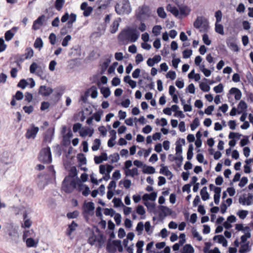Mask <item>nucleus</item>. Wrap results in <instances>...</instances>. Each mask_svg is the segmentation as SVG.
<instances>
[{
    "instance_id": "f257e3e1",
    "label": "nucleus",
    "mask_w": 253,
    "mask_h": 253,
    "mask_svg": "<svg viewBox=\"0 0 253 253\" xmlns=\"http://www.w3.org/2000/svg\"><path fill=\"white\" fill-rule=\"evenodd\" d=\"M139 33L134 29L128 28L123 30L118 35V40L122 42L130 41L134 42L139 37Z\"/></svg>"
},
{
    "instance_id": "f03ea898",
    "label": "nucleus",
    "mask_w": 253,
    "mask_h": 253,
    "mask_svg": "<svg viewBox=\"0 0 253 253\" xmlns=\"http://www.w3.org/2000/svg\"><path fill=\"white\" fill-rule=\"evenodd\" d=\"M77 185L79 187L83 186L81 182L79 180H72L70 181L69 177H66L62 183V189L67 193H70L76 188Z\"/></svg>"
},
{
    "instance_id": "7ed1b4c3",
    "label": "nucleus",
    "mask_w": 253,
    "mask_h": 253,
    "mask_svg": "<svg viewBox=\"0 0 253 253\" xmlns=\"http://www.w3.org/2000/svg\"><path fill=\"white\" fill-rule=\"evenodd\" d=\"M115 11L119 15L128 14L131 11V8L128 0H122L115 6Z\"/></svg>"
},
{
    "instance_id": "20e7f679",
    "label": "nucleus",
    "mask_w": 253,
    "mask_h": 253,
    "mask_svg": "<svg viewBox=\"0 0 253 253\" xmlns=\"http://www.w3.org/2000/svg\"><path fill=\"white\" fill-rule=\"evenodd\" d=\"M194 27L200 29V32H206L209 29V22L203 16H198L193 23Z\"/></svg>"
},
{
    "instance_id": "39448f33",
    "label": "nucleus",
    "mask_w": 253,
    "mask_h": 253,
    "mask_svg": "<svg viewBox=\"0 0 253 253\" xmlns=\"http://www.w3.org/2000/svg\"><path fill=\"white\" fill-rule=\"evenodd\" d=\"M40 161L44 163H50L52 161L51 153L49 147L42 148L40 152L39 156Z\"/></svg>"
},
{
    "instance_id": "423d86ee",
    "label": "nucleus",
    "mask_w": 253,
    "mask_h": 253,
    "mask_svg": "<svg viewBox=\"0 0 253 253\" xmlns=\"http://www.w3.org/2000/svg\"><path fill=\"white\" fill-rule=\"evenodd\" d=\"M39 130V128L32 125L30 128L27 129L25 136L27 139H35Z\"/></svg>"
},
{
    "instance_id": "0eeeda50",
    "label": "nucleus",
    "mask_w": 253,
    "mask_h": 253,
    "mask_svg": "<svg viewBox=\"0 0 253 253\" xmlns=\"http://www.w3.org/2000/svg\"><path fill=\"white\" fill-rule=\"evenodd\" d=\"M149 8L146 5L139 7L137 11L136 16L137 19H141L143 16L148 14Z\"/></svg>"
},
{
    "instance_id": "6e6552de",
    "label": "nucleus",
    "mask_w": 253,
    "mask_h": 253,
    "mask_svg": "<svg viewBox=\"0 0 253 253\" xmlns=\"http://www.w3.org/2000/svg\"><path fill=\"white\" fill-rule=\"evenodd\" d=\"M53 92L51 87H47L45 85H41L39 89V93L42 96H48Z\"/></svg>"
},
{
    "instance_id": "1a4fd4ad",
    "label": "nucleus",
    "mask_w": 253,
    "mask_h": 253,
    "mask_svg": "<svg viewBox=\"0 0 253 253\" xmlns=\"http://www.w3.org/2000/svg\"><path fill=\"white\" fill-rule=\"evenodd\" d=\"M45 16L44 15L39 16L38 19L34 22L33 29L35 30L39 29L40 27L43 25V22Z\"/></svg>"
},
{
    "instance_id": "9d476101",
    "label": "nucleus",
    "mask_w": 253,
    "mask_h": 253,
    "mask_svg": "<svg viewBox=\"0 0 253 253\" xmlns=\"http://www.w3.org/2000/svg\"><path fill=\"white\" fill-rule=\"evenodd\" d=\"M251 229L249 226L245 227V234L241 237V244L247 243L248 238L251 237Z\"/></svg>"
},
{
    "instance_id": "9b49d317",
    "label": "nucleus",
    "mask_w": 253,
    "mask_h": 253,
    "mask_svg": "<svg viewBox=\"0 0 253 253\" xmlns=\"http://www.w3.org/2000/svg\"><path fill=\"white\" fill-rule=\"evenodd\" d=\"M30 212L28 211L27 210H25V211L23 213V219L24 220V223L22 225V227L24 228H29L32 224V221L30 219L27 218L28 214Z\"/></svg>"
},
{
    "instance_id": "f8f14e48",
    "label": "nucleus",
    "mask_w": 253,
    "mask_h": 253,
    "mask_svg": "<svg viewBox=\"0 0 253 253\" xmlns=\"http://www.w3.org/2000/svg\"><path fill=\"white\" fill-rule=\"evenodd\" d=\"M251 250V246L250 245V242L241 244L240 248L239 250L240 253H247Z\"/></svg>"
},
{
    "instance_id": "ddd939ff",
    "label": "nucleus",
    "mask_w": 253,
    "mask_h": 253,
    "mask_svg": "<svg viewBox=\"0 0 253 253\" xmlns=\"http://www.w3.org/2000/svg\"><path fill=\"white\" fill-rule=\"evenodd\" d=\"M230 94H235V99L236 100H239L242 97V92L240 89L236 87H232L229 90Z\"/></svg>"
},
{
    "instance_id": "4468645a",
    "label": "nucleus",
    "mask_w": 253,
    "mask_h": 253,
    "mask_svg": "<svg viewBox=\"0 0 253 253\" xmlns=\"http://www.w3.org/2000/svg\"><path fill=\"white\" fill-rule=\"evenodd\" d=\"M84 212L88 213L90 211H92L94 210V205L92 202H89L85 203L84 206Z\"/></svg>"
},
{
    "instance_id": "2eb2a0df",
    "label": "nucleus",
    "mask_w": 253,
    "mask_h": 253,
    "mask_svg": "<svg viewBox=\"0 0 253 253\" xmlns=\"http://www.w3.org/2000/svg\"><path fill=\"white\" fill-rule=\"evenodd\" d=\"M13 212L15 215H18L20 214H23V212L25 211V207L22 205H20L18 206H12L11 207Z\"/></svg>"
},
{
    "instance_id": "dca6fc26",
    "label": "nucleus",
    "mask_w": 253,
    "mask_h": 253,
    "mask_svg": "<svg viewBox=\"0 0 253 253\" xmlns=\"http://www.w3.org/2000/svg\"><path fill=\"white\" fill-rule=\"evenodd\" d=\"M166 9L175 17L179 15V10L175 6H172L171 4H169L166 7Z\"/></svg>"
},
{
    "instance_id": "f3484780",
    "label": "nucleus",
    "mask_w": 253,
    "mask_h": 253,
    "mask_svg": "<svg viewBox=\"0 0 253 253\" xmlns=\"http://www.w3.org/2000/svg\"><path fill=\"white\" fill-rule=\"evenodd\" d=\"M161 167H162V168L160 169V172L167 176H170V178H171L172 176V174L171 172L169 170L168 167L164 166V164H161Z\"/></svg>"
},
{
    "instance_id": "a211bd4d",
    "label": "nucleus",
    "mask_w": 253,
    "mask_h": 253,
    "mask_svg": "<svg viewBox=\"0 0 253 253\" xmlns=\"http://www.w3.org/2000/svg\"><path fill=\"white\" fill-rule=\"evenodd\" d=\"M158 208L161 211V212L159 213L160 217L162 216H166L167 215V213L170 212V209L166 206H160Z\"/></svg>"
},
{
    "instance_id": "6ab92c4d",
    "label": "nucleus",
    "mask_w": 253,
    "mask_h": 253,
    "mask_svg": "<svg viewBox=\"0 0 253 253\" xmlns=\"http://www.w3.org/2000/svg\"><path fill=\"white\" fill-rule=\"evenodd\" d=\"M200 194L203 201H206L210 198V195L207 192L206 186L204 187L200 191Z\"/></svg>"
},
{
    "instance_id": "aec40b11",
    "label": "nucleus",
    "mask_w": 253,
    "mask_h": 253,
    "mask_svg": "<svg viewBox=\"0 0 253 253\" xmlns=\"http://www.w3.org/2000/svg\"><path fill=\"white\" fill-rule=\"evenodd\" d=\"M194 249L190 244H186L182 248V253H194Z\"/></svg>"
},
{
    "instance_id": "412c9836",
    "label": "nucleus",
    "mask_w": 253,
    "mask_h": 253,
    "mask_svg": "<svg viewBox=\"0 0 253 253\" xmlns=\"http://www.w3.org/2000/svg\"><path fill=\"white\" fill-rule=\"evenodd\" d=\"M125 174L126 176H130L131 177H133L135 175H138V169L136 168H134L131 169H128L126 171Z\"/></svg>"
},
{
    "instance_id": "4be33fe9",
    "label": "nucleus",
    "mask_w": 253,
    "mask_h": 253,
    "mask_svg": "<svg viewBox=\"0 0 253 253\" xmlns=\"http://www.w3.org/2000/svg\"><path fill=\"white\" fill-rule=\"evenodd\" d=\"M142 171L144 173L153 174L155 172V169L152 166H144Z\"/></svg>"
},
{
    "instance_id": "5701e85b",
    "label": "nucleus",
    "mask_w": 253,
    "mask_h": 253,
    "mask_svg": "<svg viewBox=\"0 0 253 253\" xmlns=\"http://www.w3.org/2000/svg\"><path fill=\"white\" fill-rule=\"evenodd\" d=\"M77 224L74 221H73L71 224H69L68 226V229L67 230V235H70L72 232L75 230L76 228L77 227Z\"/></svg>"
},
{
    "instance_id": "b1692460",
    "label": "nucleus",
    "mask_w": 253,
    "mask_h": 253,
    "mask_svg": "<svg viewBox=\"0 0 253 253\" xmlns=\"http://www.w3.org/2000/svg\"><path fill=\"white\" fill-rule=\"evenodd\" d=\"M64 3V0H56L54 3L55 8L58 11H60L62 8Z\"/></svg>"
},
{
    "instance_id": "393cba45",
    "label": "nucleus",
    "mask_w": 253,
    "mask_h": 253,
    "mask_svg": "<svg viewBox=\"0 0 253 253\" xmlns=\"http://www.w3.org/2000/svg\"><path fill=\"white\" fill-rule=\"evenodd\" d=\"M100 91L105 98L108 97L111 94V91L109 87H102L100 89Z\"/></svg>"
},
{
    "instance_id": "a878e982",
    "label": "nucleus",
    "mask_w": 253,
    "mask_h": 253,
    "mask_svg": "<svg viewBox=\"0 0 253 253\" xmlns=\"http://www.w3.org/2000/svg\"><path fill=\"white\" fill-rule=\"evenodd\" d=\"M34 47L41 49L43 46V42L41 38H37L34 42Z\"/></svg>"
},
{
    "instance_id": "bb28decb",
    "label": "nucleus",
    "mask_w": 253,
    "mask_h": 253,
    "mask_svg": "<svg viewBox=\"0 0 253 253\" xmlns=\"http://www.w3.org/2000/svg\"><path fill=\"white\" fill-rule=\"evenodd\" d=\"M109 158L111 159V163L118 162L120 160V156L118 153H115L110 155Z\"/></svg>"
},
{
    "instance_id": "cd10ccee",
    "label": "nucleus",
    "mask_w": 253,
    "mask_h": 253,
    "mask_svg": "<svg viewBox=\"0 0 253 253\" xmlns=\"http://www.w3.org/2000/svg\"><path fill=\"white\" fill-rule=\"evenodd\" d=\"M172 159V160H170V161H175L177 166L178 168L180 167L183 159L182 156L179 155L178 157H173Z\"/></svg>"
},
{
    "instance_id": "c85d7f7f",
    "label": "nucleus",
    "mask_w": 253,
    "mask_h": 253,
    "mask_svg": "<svg viewBox=\"0 0 253 253\" xmlns=\"http://www.w3.org/2000/svg\"><path fill=\"white\" fill-rule=\"evenodd\" d=\"M78 160L79 163L81 165H85L86 164V159L84 154L80 153L78 155Z\"/></svg>"
},
{
    "instance_id": "c756f323",
    "label": "nucleus",
    "mask_w": 253,
    "mask_h": 253,
    "mask_svg": "<svg viewBox=\"0 0 253 253\" xmlns=\"http://www.w3.org/2000/svg\"><path fill=\"white\" fill-rule=\"evenodd\" d=\"M247 107H248V106H247V103L244 101L241 100L239 102V103L238 104V108L239 109H241V111H238V114L241 113L243 111H244L245 110H246Z\"/></svg>"
},
{
    "instance_id": "7c9ffc66",
    "label": "nucleus",
    "mask_w": 253,
    "mask_h": 253,
    "mask_svg": "<svg viewBox=\"0 0 253 253\" xmlns=\"http://www.w3.org/2000/svg\"><path fill=\"white\" fill-rule=\"evenodd\" d=\"M215 31L216 33H219L222 35H224L223 26L218 23H215Z\"/></svg>"
},
{
    "instance_id": "2f4dec72",
    "label": "nucleus",
    "mask_w": 253,
    "mask_h": 253,
    "mask_svg": "<svg viewBox=\"0 0 253 253\" xmlns=\"http://www.w3.org/2000/svg\"><path fill=\"white\" fill-rule=\"evenodd\" d=\"M78 174L77 170L75 167H72L70 171L68 176L67 177H69V179H70V177H74L76 176Z\"/></svg>"
},
{
    "instance_id": "473e14b6",
    "label": "nucleus",
    "mask_w": 253,
    "mask_h": 253,
    "mask_svg": "<svg viewBox=\"0 0 253 253\" xmlns=\"http://www.w3.org/2000/svg\"><path fill=\"white\" fill-rule=\"evenodd\" d=\"M100 144H101V142H100V139H95L94 140V141L93 144V145H92V146L91 147L92 150L93 151H95L98 150L99 149V148Z\"/></svg>"
},
{
    "instance_id": "72a5a7b5",
    "label": "nucleus",
    "mask_w": 253,
    "mask_h": 253,
    "mask_svg": "<svg viewBox=\"0 0 253 253\" xmlns=\"http://www.w3.org/2000/svg\"><path fill=\"white\" fill-rule=\"evenodd\" d=\"M93 133V130H83L80 132V135L82 137L86 136L87 135H88L89 137H91Z\"/></svg>"
},
{
    "instance_id": "f704fd0d",
    "label": "nucleus",
    "mask_w": 253,
    "mask_h": 253,
    "mask_svg": "<svg viewBox=\"0 0 253 253\" xmlns=\"http://www.w3.org/2000/svg\"><path fill=\"white\" fill-rule=\"evenodd\" d=\"M157 13L161 18H165L167 16V14L163 7H160L157 9Z\"/></svg>"
},
{
    "instance_id": "c9c22d12",
    "label": "nucleus",
    "mask_w": 253,
    "mask_h": 253,
    "mask_svg": "<svg viewBox=\"0 0 253 253\" xmlns=\"http://www.w3.org/2000/svg\"><path fill=\"white\" fill-rule=\"evenodd\" d=\"M219 237L218 238V243L219 244H221L222 246L224 247L227 246V241L224 237V236L222 235H219Z\"/></svg>"
},
{
    "instance_id": "e433bc0d",
    "label": "nucleus",
    "mask_w": 253,
    "mask_h": 253,
    "mask_svg": "<svg viewBox=\"0 0 253 253\" xmlns=\"http://www.w3.org/2000/svg\"><path fill=\"white\" fill-rule=\"evenodd\" d=\"M111 62V59L110 58H107L105 61L102 63L101 65V70H102V73H103L107 69V68L108 67L109 64Z\"/></svg>"
},
{
    "instance_id": "4c0bfd02",
    "label": "nucleus",
    "mask_w": 253,
    "mask_h": 253,
    "mask_svg": "<svg viewBox=\"0 0 253 253\" xmlns=\"http://www.w3.org/2000/svg\"><path fill=\"white\" fill-rule=\"evenodd\" d=\"M107 250L110 253H114L116 251V248L114 247L110 240L108 242L106 247Z\"/></svg>"
},
{
    "instance_id": "58836bf2",
    "label": "nucleus",
    "mask_w": 253,
    "mask_h": 253,
    "mask_svg": "<svg viewBox=\"0 0 253 253\" xmlns=\"http://www.w3.org/2000/svg\"><path fill=\"white\" fill-rule=\"evenodd\" d=\"M200 125V122L198 118H196L193 121V123L190 125L192 130H194Z\"/></svg>"
},
{
    "instance_id": "ea45409f",
    "label": "nucleus",
    "mask_w": 253,
    "mask_h": 253,
    "mask_svg": "<svg viewBox=\"0 0 253 253\" xmlns=\"http://www.w3.org/2000/svg\"><path fill=\"white\" fill-rule=\"evenodd\" d=\"M26 245L28 247H36L37 243L33 238H29L26 240Z\"/></svg>"
},
{
    "instance_id": "a19ab883",
    "label": "nucleus",
    "mask_w": 253,
    "mask_h": 253,
    "mask_svg": "<svg viewBox=\"0 0 253 253\" xmlns=\"http://www.w3.org/2000/svg\"><path fill=\"white\" fill-rule=\"evenodd\" d=\"M162 27L160 25L155 26L152 29V32L155 36H157L160 34Z\"/></svg>"
},
{
    "instance_id": "79ce46f5",
    "label": "nucleus",
    "mask_w": 253,
    "mask_h": 253,
    "mask_svg": "<svg viewBox=\"0 0 253 253\" xmlns=\"http://www.w3.org/2000/svg\"><path fill=\"white\" fill-rule=\"evenodd\" d=\"M15 33H12L11 30H8L5 33V39L6 41L11 40L14 36Z\"/></svg>"
},
{
    "instance_id": "37998d69",
    "label": "nucleus",
    "mask_w": 253,
    "mask_h": 253,
    "mask_svg": "<svg viewBox=\"0 0 253 253\" xmlns=\"http://www.w3.org/2000/svg\"><path fill=\"white\" fill-rule=\"evenodd\" d=\"M200 89L204 92H208L210 89V86L205 83H201L200 84Z\"/></svg>"
},
{
    "instance_id": "c03bdc74",
    "label": "nucleus",
    "mask_w": 253,
    "mask_h": 253,
    "mask_svg": "<svg viewBox=\"0 0 253 253\" xmlns=\"http://www.w3.org/2000/svg\"><path fill=\"white\" fill-rule=\"evenodd\" d=\"M90 90L91 92V97L92 98H96L97 97L98 95V91L97 90V88L95 86H92Z\"/></svg>"
},
{
    "instance_id": "a18cd8bd",
    "label": "nucleus",
    "mask_w": 253,
    "mask_h": 253,
    "mask_svg": "<svg viewBox=\"0 0 253 253\" xmlns=\"http://www.w3.org/2000/svg\"><path fill=\"white\" fill-rule=\"evenodd\" d=\"M119 25V24L117 21H114L111 26V33H115L118 30Z\"/></svg>"
},
{
    "instance_id": "49530a36",
    "label": "nucleus",
    "mask_w": 253,
    "mask_h": 253,
    "mask_svg": "<svg viewBox=\"0 0 253 253\" xmlns=\"http://www.w3.org/2000/svg\"><path fill=\"white\" fill-rule=\"evenodd\" d=\"M112 202L114 203V207L116 208L119 207L121 205L124 206L120 198H114Z\"/></svg>"
},
{
    "instance_id": "de8ad7c7",
    "label": "nucleus",
    "mask_w": 253,
    "mask_h": 253,
    "mask_svg": "<svg viewBox=\"0 0 253 253\" xmlns=\"http://www.w3.org/2000/svg\"><path fill=\"white\" fill-rule=\"evenodd\" d=\"M248 214V211H247L245 210H240L237 214L239 215V217L242 219H245Z\"/></svg>"
},
{
    "instance_id": "09e8293b",
    "label": "nucleus",
    "mask_w": 253,
    "mask_h": 253,
    "mask_svg": "<svg viewBox=\"0 0 253 253\" xmlns=\"http://www.w3.org/2000/svg\"><path fill=\"white\" fill-rule=\"evenodd\" d=\"M175 151L176 154L181 155L182 152V145L179 143V141L176 142Z\"/></svg>"
},
{
    "instance_id": "8fccbe9b",
    "label": "nucleus",
    "mask_w": 253,
    "mask_h": 253,
    "mask_svg": "<svg viewBox=\"0 0 253 253\" xmlns=\"http://www.w3.org/2000/svg\"><path fill=\"white\" fill-rule=\"evenodd\" d=\"M71 40V36L70 35H67L63 40L62 42V45L64 47L67 46L68 44V42Z\"/></svg>"
},
{
    "instance_id": "3c124183",
    "label": "nucleus",
    "mask_w": 253,
    "mask_h": 253,
    "mask_svg": "<svg viewBox=\"0 0 253 253\" xmlns=\"http://www.w3.org/2000/svg\"><path fill=\"white\" fill-rule=\"evenodd\" d=\"M104 213L106 215H110L113 216L115 213V211L112 209L106 208L104 210Z\"/></svg>"
},
{
    "instance_id": "603ef678",
    "label": "nucleus",
    "mask_w": 253,
    "mask_h": 253,
    "mask_svg": "<svg viewBox=\"0 0 253 253\" xmlns=\"http://www.w3.org/2000/svg\"><path fill=\"white\" fill-rule=\"evenodd\" d=\"M192 54V50L191 49H185L184 50L183 52V57L184 58H189Z\"/></svg>"
},
{
    "instance_id": "864d4df0",
    "label": "nucleus",
    "mask_w": 253,
    "mask_h": 253,
    "mask_svg": "<svg viewBox=\"0 0 253 253\" xmlns=\"http://www.w3.org/2000/svg\"><path fill=\"white\" fill-rule=\"evenodd\" d=\"M222 12L220 10H217L215 13V17L216 18V23L221 22L222 19Z\"/></svg>"
},
{
    "instance_id": "5fc2aeb1",
    "label": "nucleus",
    "mask_w": 253,
    "mask_h": 253,
    "mask_svg": "<svg viewBox=\"0 0 253 253\" xmlns=\"http://www.w3.org/2000/svg\"><path fill=\"white\" fill-rule=\"evenodd\" d=\"M213 90L216 93L222 92L223 90V84H219L218 85L214 87Z\"/></svg>"
},
{
    "instance_id": "6e6d98bb",
    "label": "nucleus",
    "mask_w": 253,
    "mask_h": 253,
    "mask_svg": "<svg viewBox=\"0 0 253 253\" xmlns=\"http://www.w3.org/2000/svg\"><path fill=\"white\" fill-rule=\"evenodd\" d=\"M136 212L139 215H144L145 213L144 207L141 205H138L136 208Z\"/></svg>"
},
{
    "instance_id": "4d7b16f0",
    "label": "nucleus",
    "mask_w": 253,
    "mask_h": 253,
    "mask_svg": "<svg viewBox=\"0 0 253 253\" xmlns=\"http://www.w3.org/2000/svg\"><path fill=\"white\" fill-rule=\"evenodd\" d=\"M49 40L50 43L52 45L55 44L56 43V35L53 33H51L49 36Z\"/></svg>"
},
{
    "instance_id": "13d9d810",
    "label": "nucleus",
    "mask_w": 253,
    "mask_h": 253,
    "mask_svg": "<svg viewBox=\"0 0 253 253\" xmlns=\"http://www.w3.org/2000/svg\"><path fill=\"white\" fill-rule=\"evenodd\" d=\"M253 203V194L249 193L248 196L246 198V205L248 206L251 205Z\"/></svg>"
},
{
    "instance_id": "bf43d9fd",
    "label": "nucleus",
    "mask_w": 253,
    "mask_h": 253,
    "mask_svg": "<svg viewBox=\"0 0 253 253\" xmlns=\"http://www.w3.org/2000/svg\"><path fill=\"white\" fill-rule=\"evenodd\" d=\"M83 15L84 17H88L90 15L93 11V8L91 6H88L85 10H84Z\"/></svg>"
},
{
    "instance_id": "052dcab7",
    "label": "nucleus",
    "mask_w": 253,
    "mask_h": 253,
    "mask_svg": "<svg viewBox=\"0 0 253 253\" xmlns=\"http://www.w3.org/2000/svg\"><path fill=\"white\" fill-rule=\"evenodd\" d=\"M26 59L31 58L34 55V51L32 48H27L26 49Z\"/></svg>"
},
{
    "instance_id": "680f3d73",
    "label": "nucleus",
    "mask_w": 253,
    "mask_h": 253,
    "mask_svg": "<svg viewBox=\"0 0 253 253\" xmlns=\"http://www.w3.org/2000/svg\"><path fill=\"white\" fill-rule=\"evenodd\" d=\"M28 84L27 82L25 79H22L18 83L17 86L22 88V89H24Z\"/></svg>"
},
{
    "instance_id": "e2e57ef3",
    "label": "nucleus",
    "mask_w": 253,
    "mask_h": 253,
    "mask_svg": "<svg viewBox=\"0 0 253 253\" xmlns=\"http://www.w3.org/2000/svg\"><path fill=\"white\" fill-rule=\"evenodd\" d=\"M23 109L26 113H27L28 114H30L33 112L34 110V108L31 105L29 106H25L23 107Z\"/></svg>"
},
{
    "instance_id": "0e129e2a",
    "label": "nucleus",
    "mask_w": 253,
    "mask_h": 253,
    "mask_svg": "<svg viewBox=\"0 0 253 253\" xmlns=\"http://www.w3.org/2000/svg\"><path fill=\"white\" fill-rule=\"evenodd\" d=\"M167 78H170L171 80H173L176 78V73L174 71H169L166 75Z\"/></svg>"
},
{
    "instance_id": "69168bd1",
    "label": "nucleus",
    "mask_w": 253,
    "mask_h": 253,
    "mask_svg": "<svg viewBox=\"0 0 253 253\" xmlns=\"http://www.w3.org/2000/svg\"><path fill=\"white\" fill-rule=\"evenodd\" d=\"M248 182V178L247 177H245V176L241 178L240 183H239V186L240 187H243L247 184Z\"/></svg>"
},
{
    "instance_id": "338daca9",
    "label": "nucleus",
    "mask_w": 253,
    "mask_h": 253,
    "mask_svg": "<svg viewBox=\"0 0 253 253\" xmlns=\"http://www.w3.org/2000/svg\"><path fill=\"white\" fill-rule=\"evenodd\" d=\"M203 41L207 45H209L211 43V41L209 39V36L207 34H205L203 35Z\"/></svg>"
},
{
    "instance_id": "774afa93",
    "label": "nucleus",
    "mask_w": 253,
    "mask_h": 253,
    "mask_svg": "<svg viewBox=\"0 0 253 253\" xmlns=\"http://www.w3.org/2000/svg\"><path fill=\"white\" fill-rule=\"evenodd\" d=\"M144 229V224L142 222H139L138 223L136 227V231L139 232L140 234L142 233V231Z\"/></svg>"
}]
</instances>
